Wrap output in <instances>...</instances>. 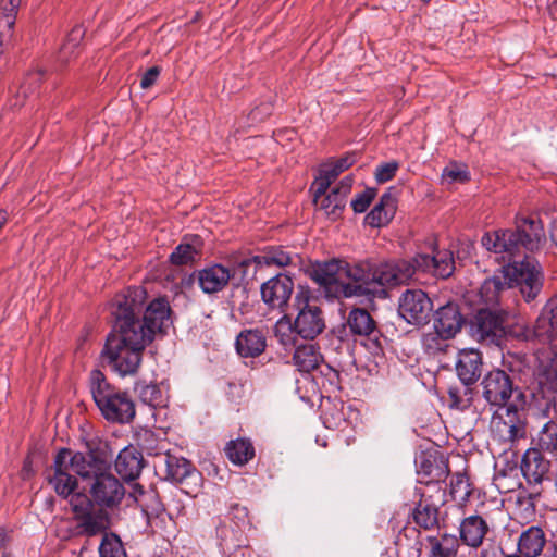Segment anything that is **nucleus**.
Listing matches in <instances>:
<instances>
[{
  "instance_id": "obj_1",
  "label": "nucleus",
  "mask_w": 557,
  "mask_h": 557,
  "mask_svg": "<svg viewBox=\"0 0 557 557\" xmlns=\"http://www.w3.org/2000/svg\"><path fill=\"white\" fill-rule=\"evenodd\" d=\"M145 300L146 290L132 287L117 295L113 302L115 322L101 355L122 377L138 372L145 348L157 333H163L172 324L171 308L164 298L152 300L140 320Z\"/></svg>"
},
{
  "instance_id": "obj_2",
  "label": "nucleus",
  "mask_w": 557,
  "mask_h": 557,
  "mask_svg": "<svg viewBox=\"0 0 557 557\" xmlns=\"http://www.w3.org/2000/svg\"><path fill=\"white\" fill-rule=\"evenodd\" d=\"M85 445L87 453L61 448L52 466L46 470L47 481L59 496H67L74 488H78L79 476L89 481V494L94 503L101 508L112 509L124 498L125 488L111 472L98 437H86Z\"/></svg>"
},
{
  "instance_id": "obj_3",
  "label": "nucleus",
  "mask_w": 557,
  "mask_h": 557,
  "mask_svg": "<svg viewBox=\"0 0 557 557\" xmlns=\"http://www.w3.org/2000/svg\"><path fill=\"white\" fill-rule=\"evenodd\" d=\"M455 271L453 252L434 250L432 255L418 253L412 259H396L376 267L379 293L383 287L408 285L419 281L421 273H431L441 278L449 277Z\"/></svg>"
},
{
  "instance_id": "obj_4",
  "label": "nucleus",
  "mask_w": 557,
  "mask_h": 557,
  "mask_svg": "<svg viewBox=\"0 0 557 557\" xmlns=\"http://www.w3.org/2000/svg\"><path fill=\"white\" fill-rule=\"evenodd\" d=\"M519 286L525 301H532L543 287V271L540 262L531 257L507 264L503 270L486 278L480 288L482 301L493 307L500 301L505 290Z\"/></svg>"
},
{
  "instance_id": "obj_5",
  "label": "nucleus",
  "mask_w": 557,
  "mask_h": 557,
  "mask_svg": "<svg viewBox=\"0 0 557 557\" xmlns=\"http://www.w3.org/2000/svg\"><path fill=\"white\" fill-rule=\"evenodd\" d=\"M546 243L544 226L540 220L521 218L517 220L516 230H497L485 233L481 238L482 246L503 258H511L521 248L537 251Z\"/></svg>"
},
{
  "instance_id": "obj_6",
  "label": "nucleus",
  "mask_w": 557,
  "mask_h": 557,
  "mask_svg": "<svg viewBox=\"0 0 557 557\" xmlns=\"http://www.w3.org/2000/svg\"><path fill=\"white\" fill-rule=\"evenodd\" d=\"M89 388L96 406L107 421L126 424L134 420L136 410L129 394L112 385L100 370L90 372Z\"/></svg>"
},
{
  "instance_id": "obj_7",
  "label": "nucleus",
  "mask_w": 557,
  "mask_h": 557,
  "mask_svg": "<svg viewBox=\"0 0 557 557\" xmlns=\"http://www.w3.org/2000/svg\"><path fill=\"white\" fill-rule=\"evenodd\" d=\"M344 260L331 259L311 264L309 276L324 292L327 298H350L361 292L360 286H350L345 282Z\"/></svg>"
},
{
  "instance_id": "obj_8",
  "label": "nucleus",
  "mask_w": 557,
  "mask_h": 557,
  "mask_svg": "<svg viewBox=\"0 0 557 557\" xmlns=\"http://www.w3.org/2000/svg\"><path fill=\"white\" fill-rule=\"evenodd\" d=\"M507 318L505 310L479 309L469 322L471 337L487 346H500L507 334Z\"/></svg>"
},
{
  "instance_id": "obj_9",
  "label": "nucleus",
  "mask_w": 557,
  "mask_h": 557,
  "mask_svg": "<svg viewBox=\"0 0 557 557\" xmlns=\"http://www.w3.org/2000/svg\"><path fill=\"white\" fill-rule=\"evenodd\" d=\"M492 438L500 443L504 450L511 449L516 443L527 437L524 414L513 405L496 412L491 421Z\"/></svg>"
},
{
  "instance_id": "obj_10",
  "label": "nucleus",
  "mask_w": 557,
  "mask_h": 557,
  "mask_svg": "<svg viewBox=\"0 0 557 557\" xmlns=\"http://www.w3.org/2000/svg\"><path fill=\"white\" fill-rule=\"evenodd\" d=\"M298 313L295 318L296 332L304 339H314L325 330V319L322 309L312 298L308 288H301L295 296Z\"/></svg>"
},
{
  "instance_id": "obj_11",
  "label": "nucleus",
  "mask_w": 557,
  "mask_h": 557,
  "mask_svg": "<svg viewBox=\"0 0 557 557\" xmlns=\"http://www.w3.org/2000/svg\"><path fill=\"white\" fill-rule=\"evenodd\" d=\"M550 461L544 458L537 448H529L521 460V472L527 481L529 492L519 496V502L528 498L529 505L535 507L543 494V482L549 481Z\"/></svg>"
},
{
  "instance_id": "obj_12",
  "label": "nucleus",
  "mask_w": 557,
  "mask_h": 557,
  "mask_svg": "<svg viewBox=\"0 0 557 557\" xmlns=\"http://www.w3.org/2000/svg\"><path fill=\"white\" fill-rule=\"evenodd\" d=\"M414 494L419 497L412 511L414 523L424 530L437 528L438 510L445 503L444 488L440 484H429L416 487Z\"/></svg>"
},
{
  "instance_id": "obj_13",
  "label": "nucleus",
  "mask_w": 557,
  "mask_h": 557,
  "mask_svg": "<svg viewBox=\"0 0 557 557\" xmlns=\"http://www.w3.org/2000/svg\"><path fill=\"white\" fill-rule=\"evenodd\" d=\"M432 310V300L421 289H407L399 298V315L409 324L426 323Z\"/></svg>"
},
{
  "instance_id": "obj_14",
  "label": "nucleus",
  "mask_w": 557,
  "mask_h": 557,
  "mask_svg": "<svg viewBox=\"0 0 557 557\" xmlns=\"http://www.w3.org/2000/svg\"><path fill=\"white\" fill-rule=\"evenodd\" d=\"M482 396L491 405L503 408L511 398L515 386L509 374L504 370L488 371L482 382Z\"/></svg>"
},
{
  "instance_id": "obj_15",
  "label": "nucleus",
  "mask_w": 557,
  "mask_h": 557,
  "mask_svg": "<svg viewBox=\"0 0 557 557\" xmlns=\"http://www.w3.org/2000/svg\"><path fill=\"white\" fill-rule=\"evenodd\" d=\"M293 290V280L281 273L261 285V298L269 308L283 312L287 308Z\"/></svg>"
},
{
  "instance_id": "obj_16",
  "label": "nucleus",
  "mask_w": 557,
  "mask_h": 557,
  "mask_svg": "<svg viewBox=\"0 0 557 557\" xmlns=\"http://www.w3.org/2000/svg\"><path fill=\"white\" fill-rule=\"evenodd\" d=\"M345 282L350 286H360L361 292L356 297L374 296L379 294L376 267L372 270L368 262L349 263L344 260Z\"/></svg>"
},
{
  "instance_id": "obj_17",
  "label": "nucleus",
  "mask_w": 557,
  "mask_h": 557,
  "mask_svg": "<svg viewBox=\"0 0 557 557\" xmlns=\"http://www.w3.org/2000/svg\"><path fill=\"white\" fill-rule=\"evenodd\" d=\"M156 469L164 468V478L171 482L183 483L188 478L196 475L197 471L193 463L182 456L166 451L153 461Z\"/></svg>"
},
{
  "instance_id": "obj_18",
  "label": "nucleus",
  "mask_w": 557,
  "mask_h": 557,
  "mask_svg": "<svg viewBox=\"0 0 557 557\" xmlns=\"http://www.w3.org/2000/svg\"><path fill=\"white\" fill-rule=\"evenodd\" d=\"M482 355L479 350L462 349L457 355L456 373L463 385H474L482 374Z\"/></svg>"
},
{
  "instance_id": "obj_19",
  "label": "nucleus",
  "mask_w": 557,
  "mask_h": 557,
  "mask_svg": "<svg viewBox=\"0 0 557 557\" xmlns=\"http://www.w3.org/2000/svg\"><path fill=\"white\" fill-rule=\"evenodd\" d=\"M465 318L456 302H447L434 312L433 329L444 337L454 338L462 329Z\"/></svg>"
},
{
  "instance_id": "obj_20",
  "label": "nucleus",
  "mask_w": 557,
  "mask_h": 557,
  "mask_svg": "<svg viewBox=\"0 0 557 557\" xmlns=\"http://www.w3.org/2000/svg\"><path fill=\"white\" fill-rule=\"evenodd\" d=\"M234 273L227 267L214 263L197 272L198 285L205 294H215L223 290Z\"/></svg>"
},
{
  "instance_id": "obj_21",
  "label": "nucleus",
  "mask_w": 557,
  "mask_h": 557,
  "mask_svg": "<svg viewBox=\"0 0 557 557\" xmlns=\"http://www.w3.org/2000/svg\"><path fill=\"white\" fill-rule=\"evenodd\" d=\"M490 531L486 520L479 515L463 518L459 524V542L471 548H479Z\"/></svg>"
},
{
  "instance_id": "obj_22",
  "label": "nucleus",
  "mask_w": 557,
  "mask_h": 557,
  "mask_svg": "<svg viewBox=\"0 0 557 557\" xmlns=\"http://www.w3.org/2000/svg\"><path fill=\"white\" fill-rule=\"evenodd\" d=\"M547 544L546 533L539 525H530L517 539V553L523 557H541Z\"/></svg>"
},
{
  "instance_id": "obj_23",
  "label": "nucleus",
  "mask_w": 557,
  "mask_h": 557,
  "mask_svg": "<svg viewBox=\"0 0 557 557\" xmlns=\"http://www.w3.org/2000/svg\"><path fill=\"white\" fill-rule=\"evenodd\" d=\"M419 476L429 478L424 485L440 484L449 474L448 462L443 458H433L431 455L421 454L416 460Z\"/></svg>"
},
{
  "instance_id": "obj_24",
  "label": "nucleus",
  "mask_w": 557,
  "mask_h": 557,
  "mask_svg": "<svg viewBox=\"0 0 557 557\" xmlns=\"http://www.w3.org/2000/svg\"><path fill=\"white\" fill-rule=\"evenodd\" d=\"M141 453L133 446L123 448L115 459V470L125 481H134L143 470Z\"/></svg>"
},
{
  "instance_id": "obj_25",
  "label": "nucleus",
  "mask_w": 557,
  "mask_h": 557,
  "mask_svg": "<svg viewBox=\"0 0 557 557\" xmlns=\"http://www.w3.org/2000/svg\"><path fill=\"white\" fill-rule=\"evenodd\" d=\"M202 247L203 243L200 236H186L172 251L169 260L174 265H190L200 258Z\"/></svg>"
},
{
  "instance_id": "obj_26",
  "label": "nucleus",
  "mask_w": 557,
  "mask_h": 557,
  "mask_svg": "<svg viewBox=\"0 0 557 557\" xmlns=\"http://www.w3.org/2000/svg\"><path fill=\"white\" fill-rule=\"evenodd\" d=\"M397 557H420L422 541L420 531L416 527H404L394 541Z\"/></svg>"
},
{
  "instance_id": "obj_27",
  "label": "nucleus",
  "mask_w": 557,
  "mask_h": 557,
  "mask_svg": "<svg viewBox=\"0 0 557 557\" xmlns=\"http://www.w3.org/2000/svg\"><path fill=\"white\" fill-rule=\"evenodd\" d=\"M292 262V256L282 248L272 247L262 255L240 260V267L253 265V274L262 267H287Z\"/></svg>"
},
{
  "instance_id": "obj_28",
  "label": "nucleus",
  "mask_w": 557,
  "mask_h": 557,
  "mask_svg": "<svg viewBox=\"0 0 557 557\" xmlns=\"http://www.w3.org/2000/svg\"><path fill=\"white\" fill-rule=\"evenodd\" d=\"M311 190L313 191V203L317 209L323 211L327 216H331L334 220L341 215L345 208L346 200L338 194V191L332 188L329 194H326V191L319 194L317 180L313 182Z\"/></svg>"
},
{
  "instance_id": "obj_29",
  "label": "nucleus",
  "mask_w": 557,
  "mask_h": 557,
  "mask_svg": "<svg viewBox=\"0 0 557 557\" xmlns=\"http://www.w3.org/2000/svg\"><path fill=\"white\" fill-rule=\"evenodd\" d=\"M396 211V198L392 191L382 195L379 203L367 214L366 223L372 227L386 225L394 216Z\"/></svg>"
},
{
  "instance_id": "obj_30",
  "label": "nucleus",
  "mask_w": 557,
  "mask_h": 557,
  "mask_svg": "<svg viewBox=\"0 0 557 557\" xmlns=\"http://www.w3.org/2000/svg\"><path fill=\"white\" fill-rule=\"evenodd\" d=\"M265 347V337L259 330H245L236 338L237 352L246 358L261 355Z\"/></svg>"
},
{
  "instance_id": "obj_31",
  "label": "nucleus",
  "mask_w": 557,
  "mask_h": 557,
  "mask_svg": "<svg viewBox=\"0 0 557 557\" xmlns=\"http://www.w3.org/2000/svg\"><path fill=\"white\" fill-rule=\"evenodd\" d=\"M354 154H346L334 162L326 163L320 170L317 180L318 193L327 191L337 176L355 163Z\"/></svg>"
},
{
  "instance_id": "obj_32",
  "label": "nucleus",
  "mask_w": 557,
  "mask_h": 557,
  "mask_svg": "<svg viewBox=\"0 0 557 557\" xmlns=\"http://www.w3.org/2000/svg\"><path fill=\"white\" fill-rule=\"evenodd\" d=\"M22 0L0 1V47L8 45L12 38L13 26Z\"/></svg>"
},
{
  "instance_id": "obj_33",
  "label": "nucleus",
  "mask_w": 557,
  "mask_h": 557,
  "mask_svg": "<svg viewBox=\"0 0 557 557\" xmlns=\"http://www.w3.org/2000/svg\"><path fill=\"white\" fill-rule=\"evenodd\" d=\"M347 326L351 334L358 336H375L379 333L375 321L366 309H352L347 318Z\"/></svg>"
},
{
  "instance_id": "obj_34",
  "label": "nucleus",
  "mask_w": 557,
  "mask_h": 557,
  "mask_svg": "<svg viewBox=\"0 0 557 557\" xmlns=\"http://www.w3.org/2000/svg\"><path fill=\"white\" fill-rule=\"evenodd\" d=\"M322 355L314 344H302L296 347L293 362L300 372H310L318 368Z\"/></svg>"
},
{
  "instance_id": "obj_35",
  "label": "nucleus",
  "mask_w": 557,
  "mask_h": 557,
  "mask_svg": "<svg viewBox=\"0 0 557 557\" xmlns=\"http://www.w3.org/2000/svg\"><path fill=\"white\" fill-rule=\"evenodd\" d=\"M557 331V298H552L545 305L534 325L535 335L552 338Z\"/></svg>"
},
{
  "instance_id": "obj_36",
  "label": "nucleus",
  "mask_w": 557,
  "mask_h": 557,
  "mask_svg": "<svg viewBox=\"0 0 557 557\" xmlns=\"http://www.w3.org/2000/svg\"><path fill=\"white\" fill-rule=\"evenodd\" d=\"M426 540L430 546L429 557H455L460 546L459 539L448 533L428 536Z\"/></svg>"
},
{
  "instance_id": "obj_37",
  "label": "nucleus",
  "mask_w": 557,
  "mask_h": 557,
  "mask_svg": "<svg viewBox=\"0 0 557 557\" xmlns=\"http://www.w3.org/2000/svg\"><path fill=\"white\" fill-rule=\"evenodd\" d=\"M224 450L230 461L238 466L248 463L255 457V447L248 438L230 441Z\"/></svg>"
},
{
  "instance_id": "obj_38",
  "label": "nucleus",
  "mask_w": 557,
  "mask_h": 557,
  "mask_svg": "<svg viewBox=\"0 0 557 557\" xmlns=\"http://www.w3.org/2000/svg\"><path fill=\"white\" fill-rule=\"evenodd\" d=\"M535 447L540 451H557V421H546L534 438Z\"/></svg>"
},
{
  "instance_id": "obj_39",
  "label": "nucleus",
  "mask_w": 557,
  "mask_h": 557,
  "mask_svg": "<svg viewBox=\"0 0 557 557\" xmlns=\"http://www.w3.org/2000/svg\"><path fill=\"white\" fill-rule=\"evenodd\" d=\"M274 334L280 344L286 348L295 346L297 337H299L298 332H296V322H292L290 317L287 314L277 320L274 326Z\"/></svg>"
},
{
  "instance_id": "obj_40",
  "label": "nucleus",
  "mask_w": 557,
  "mask_h": 557,
  "mask_svg": "<svg viewBox=\"0 0 557 557\" xmlns=\"http://www.w3.org/2000/svg\"><path fill=\"white\" fill-rule=\"evenodd\" d=\"M451 337H444L438 331L434 330L424 334L422 337V346L425 352L430 356H437L446 352L450 347L448 343Z\"/></svg>"
},
{
  "instance_id": "obj_41",
  "label": "nucleus",
  "mask_w": 557,
  "mask_h": 557,
  "mask_svg": "<svg viewBox=\"0 0 557 557\" xmlns=\"http://www.w3.org/2000/svg\"><path fill=\"white\" fill-rule=\"evenodd\" d=\"M472 494L469 478L463 473H455L450 481V495L454 500L463 505Z\"/></svg>"
},
{
  "instance_id": "obj_42",
  "label": "nucleus",
  "mask_w": 557,
  "mask_h": 557,
  "mask_svg": "<svg viewBox=\"0 0 557 557\" xmlns=\"http://www.w3.org/2000/svg\"><path fill=\"white\" fill-rule=\"evenodd\" d=\"M533 414L540 419L547 421H556L557 419V404L555 396H541L535 399L533 406Z\"/></svg>"
},
{
  "instance_id": "obj_43",
  "label": "nucleus",
  "mask_w": 557,
  "mask_h": 557,
  "mask_svg": "<svg viewBox=\"0 0 557 557\" xmlns=\"http://www.w3.org/2000/svg\"><path fill=\"white\" fill-rule=\"evenodd\" d=\"M136 391L138 393L139 399L153 408L163 407L165 405V397L162 393V389L157 384H145L141 386H137Z\"/></svg>"
},
{
  "instance_id": "obj_44",
  "label": "nucleus",
  "mask_w": 557,
  "mask_h": 557,
  "mask_svg": "<svg viewBox=\"0 0 557 557\" xmlns=\"http://www.w3.org/2000/svg\"><path fill=\"white\" fill-rule=\"evenodd\" d=\"M62 497L70 499V506L75 518L81 515H87L88 511L94 510V506L96 505L91 499L90 494L87 495L84 492H78L77 488H74L67 496Z\"/></svg>"
},
{
  "instance_id": "obj_45",
  "label": "nucleus",
  "mask_w": 557,
  "mask_h": 557,
  "mask_svg": "<svg viewBox=\"0 0 557 557\" xmlns=\"http://www.w3.org/2000/svg\"><path fill=\"white\" fill-rule=\"evenodd\" d=\"M84 34L85 32L82 26H75L71 29L64 45L60 49L59 58L61 61L67 62L75 55L76 49L84 38Z\"/></svg>"
},
{
  "instance_id": "obj_46",
  "label": "nucleus",
  "mask_w": 557,
  "mask_h": 557,
  "mask_svg": "<svg viewBox=\"0 0 557 557\" xmlns=\"http://www.w3.org/2000/svg\"><path fill=\"white\" fill-rule=\"evenodd\" d=\"M100 557H126L120 537L113 533L104 534L99 546Z\"/></svg>"
},
{
  "instance_id": "obj_47",
  "label": "nucleus",
  "mask_w": 557,
  "mask_h": 557,
  "mask_svg": "<svg viewBox=\"0 0 557 557\" xmlns=\"http://www.w3.org/2000/svg\"><path fill=\"white\" fill-rule=\"evenodd\" d=\"M78 520V527L82 530V533L92 536L103 531L104 523L102 518L95 513L94 510L88 511L87 515H81L76 517Z\"/></svg>"
},
{
  "instance_id": "obj_48",
  "label": "nucleus",
  "mask_w": 557,
  "mask_h": 557,
  "mask_svg": "<svg viewBox=\"0 0 557 557\" xmlns=\"http://www.w3.org/2000/svg\"><path fill=\"white\" fill-rule=\"evenodd\" d=\"M140 448L147 453L149 456H153L154 460H159V456L162 454H166L169 451L165 449L164 442H158L156 435L151 431H145L143 435H140L139 440Z\"/></svg>"
},
{
  "instance_id": "obj_49",
  "label": "nucleus",
  "mask_w": 557,
  "mask_h": 557,
  "mask_svg": "<svg viewBox=\"0 0 557 557\" xmlns=\"http://www.w3.org/2000/svg\"><path fill=\"white\" fill-rule=\"evenodd\" d=\"M448 395L451 401V406L466 409L471 405L472 401V388L471 386L463 385L462 388L454 386L448 389Z\"/></svg>"
},
{
  "instance_id": "obj_50",
  "label": "nucleus",
  "mask_w": 557,
  "mask_h": 557,
  "mask_svg": "<svg viewBox=\"0 0 557 557\" xmlns=\"http://www.w3.org/2000/svg\"><path fill=\"white\" fill-rule=\"evenodd\" d=\"M442 178L449 184L465 183L469 181V172L463 164L450 163L443 170Z\"/></svg>"
},
{
  "instance_id": "obj_51",
  "label": "nucleus",
  "mask_w": 557,
  "mask_h": 557,
  "mask_svg": "<svg viewBox=\"0 0 557 557\" xmlns=\"http://www.w3.org/2000/svg\"><path fill=\"white\" fill-rule=\"evenodd\" d=\"M44 77V72L41 70H35L25 76L23 79L18 94H22L24 97H28L34 94L40 86Z\"/></svg>"
},
{
  "instance_id": "obj_52",
  "label": "nucleus",
  "mask_w": 557,
  "mask_h": 557,
  "mask_svg": "<svg viewBox=\"0 0 557 557\" xmlns=\"http://www.w3.org/2000/svg\"><path fill=\"white\" fill-rule=\"evenodd\" d=\"M376 191L374 188H367L362 193L358 194L351 201V207L356 213L364 212L372 200L375 198Z\"/></svg>"
},
{
  "instance_id": "obj_53",
  "label": "nucleus",
  "mask_w": 557,
  "mask_h": 557,
  "mask_svg": "<svg viewBox=\"0 0 557 557\" xmlns=\"http://www.w3.org/2000/svg\"><path fill=\"white\" fill-rule=\"evenodd\" d=\"M398 168L399 164L396 161H389L379 164L374 173L375 180L379 183H385L391 181L395 176Z\"/></svg>"
},
{
  "instance_id": "obj_54",
  "label": "nucleus",
  "mask_w": 557,
  "mask_h": 557,
  "mask_svg": "<svg viewBox=\"0 0 557 557\" xmlns=\"http://www.w3.org/2000/svg\"><path fill=\"white\" fill-rule=\"evenodd\" d=\"M493 484L499 491V493H509L519 485L516 478H511L505 472H497L493 478Z\"/></svg>"
},
{
  "instance_id": "obj_55",
  "label": "nucleus",
  "mask_w": 557,
  "mask_h": 557,
  "mask_svg": "<svg viewBox=\"0 0 557 557\" xmlns=\"http://www.w3.org/2000/svg\"><path fill=\"white\" fill-rule=\"evenodd\" d=\"M160 72L161 70L159 66H151L150 69H148L141 76L140 87L143 89H148L152 85H154L160 75Z\"/></svg>"
},
{
  "instance_id": "obj_56",
  "label": "nucleus",
  "mask_w": 557,
  "mask_h": 557,
  "mask_svg": "<svg viewBox=\"0 0 557 557\" xmlns=\"http://www.w3.org/2000/svg\"><path fill=\"white\" fill-rule=\"evenodd\" d=\"M271 112V108L268 104H262L260 107L255 108L249 113V119L252 123H258L263 121V119L269 115Z\"/></svg>"
},
{
  "instance_id": "obj_57",
  "label": "nucleus",
  "mask_w": 557,
  "mask_h": 557,
  "mask_svg": "<svg viewBox=\"0 0 557 557\" xmlns=\"http://www.w3.org/2000/svg\"><path fill=\"white\" fill-rule=\"evenodd\" d=\"M352 182L354 180L351 176H346L339 182V184L336 187H334V189L338 191V194L346 200L347 195L351 190Z\"/></svg>"
},
{
  "instance_id": "obj_58",
  "label": "nucleus",
  "mask_w": 557,
  "mask_h": 557,
  "mask_svg": "<svg viewBox=\"0 0 557 557\" xmlns=\"http://www.w3.org/2000/svg\"><path fill=\"white\" fill-rule=\"evenodd\" d=\"M137 494H139V495H140V496H143V497H145V496H146V497H149V498H154V497H156V495H154L153 493L146 495V494H145V491H144V488H143V486H140V485H138V484H136V485L134 486V492H133V494H132V495L135 497L136 502H138V503H139V505L141 506L143 510H144L147 515H149V508H148V506H147L143 500H139V499L137 498V496H136Z\"/></svg>"
},
{
  "instance_id": "obj_59",
  "label": "nucleus",
  "mask_w": 557,
  "mask_h": 557,
  "mask_svg": "<svg viewBox=\"0 0 557 557\" xmlns=\"http://www.w3.org/2000/svg\"><path fill=\"white\" fill-rule=\"evenodd\" d=\"M547 379L549 380V386L550 388L557 387V370L554 368H548L546 370Z\"/></svg>"
},
{
  "instance_id": "obj_60",
  "label": "nucleus",
  "mask_w": 557,
  "mask_h": 557,
  "mask_svg": "<svg viewBox=\"0 0 557 557\" xmlns=\"http://www.w3.org/2000/svg\"><path fill=\"white\" fill-rule=\"evenodd\" d=\"M550 238L553 243L557 246V220L553 221L550 226Z\"/></svg>"
},
{
  "instance_id": "obj_61",
  "label": "nucleus",
  "mask_w": 557,
  "mask_h": 557,
  "mask_svg": "<svg viewBox=\"0 0 557 557\" xmlns=\"http://www.w3.org/2000/svg\"><path fill=\"white\" fill-rule=\"evenodd\" d=\"M7 541L8 533L3 529H0V550L4 547Z\"/></svg>"
},
{
  "instance_id": "obj_62",
  "label": "nucleus",
  "mask_w": 557,
  "mask_h": 557,
  "mask_svg": "<svg viewBox=\"0 0 557 557\" xmlns=\"http://www.w3.org/2000/svg\"><path fill=\"white\" fill-rule=\"evenodd\" d=\"M8 220V213L4 210H0V230L2 226L7 223Z\"/></svg>"
},
{
  "instance_id": "obj_63",
  "label": "nucleus",
  "mask_w": 557,
  "mask_h": 557,
  "mask_svg": "<svg viewBox=\"0 0 557 557\" xmlns=\"http://www.w3.org/2000/svg\"><path fill=\"white\" fill-rule=\"evenodd\" d=\"M161 511V504L156 500V505L151 508V513L158 515Z\"/></svg>"
},
{
  "instance_id": "obj_64",
  "label": "nucleus",
  "mask_w": 557,
  "mask_h": 557,
  "mask_svg": "<svg viewBox=\"0 0 557 557\" xmlns=\"http://www.w3.org/2000/svg\"><path fill=\"white\" fill-rule=\"evenodd\" d=\"M502 557H523V556L520 555L519 553L515 552V553H509V554L503 553Z\"/></svg>"
}]
</instances>
